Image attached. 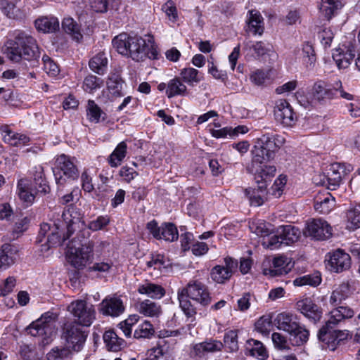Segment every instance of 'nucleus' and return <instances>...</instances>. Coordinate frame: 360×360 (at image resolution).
Wrapping results in <instances>:
<instances>
[{
	"label": "nucleus",
	"instance_id": "obj_1",
	"mask_svg": "<svg viewBox=\"0 0 360 360\" xmlns=\"http://www.w3.org/2000/svg\"><path fill=\"white\" fill-rule=\"evenodd\" d=\"M146 39L139 36H130L122 33L112 39V44L117 52L139 62L146 58L156 60L159 52L152 35H146Z\"/></svg>",
	"mask_w": 360,
	"mask_h": 360
},
{
	"label": "nucleus",
	"instance_id": "obj_2",
	"mask_svg": "<svg viewBox=\"0 0 360 360\" xmlns=\"http://www.w3.org/2000/svg\"><path fill=\"white\" fill-rule=\"evenodd\" d=\"M62 218L66 224V233H63V236L60 233V225L56 223H43L41 224L39 235L40 237H47V243L50 247L60 246L69 239L70 236L80 228V226H84V221H82V216L79 210L73 207L70 206L63 212Z\"/></svg>",
	"mask_w": 360,
	"mask_h": 360
},
{
	"label": "nucleus",
	"instance_id": "obj_3",
	"mask_svg": "<svg viewBox=\"0 0 360 360\" xmlns=\"http://www.w3.org/2000/svg\"><path fill=\"white\" fill-rule=\"evenodd\" d=\"M4 53L11 60L15 63L27 60L32 68L39 63L40 52L37 41L24 32H17L14 39L6 41Z\"/></svg>",
	"mask_w": 360,
	"mask_h": 360
},
{
	"label": "nucleus",
	"instance_id": "obj_4",
	"mask_svg": "<svg viewBox=\"0 0 360 360\" xmlns=\"http://www.w3.org/2000/svg\"><path fill=\"white\" fill-rule=\"evenodd\" d=\"M189 299L202 306H207L212 301L207 286L198 280L190 281L186 287L178 291L180 307L188 317H191L196 314V309Z\"/></svg>",
	"mask_w": 360,
	"mask_h": 360
},
{
	"label": "nucleus",
	"instance_id": "obj_5",
	"mask_svg": "<svg viewBox=\"0 0 360 360\" xmlns=\"http://www.w3.org/2000/svg\"><path fill=\"white\" fill-rule=\"evenodd\" d=\"M280 138L273 129L262 131V135L258 138L252 150L255 162H266L273 160L283 143V139Z\"/></svg>",
	"mask_w": 360,
	"mask_h": 360
},
{
	"label": "nucleus",
	"instance_id": "obj_6",
	"mask_svg": "<svg viewBox=\"0 0 360 360\" xmlns=\"http://www.w3.org/2000/svg\"><path fill=\"white\" fill-rule=\"evenodd\" d=\"M57 315L53 312H46L35 321H33L25 329V335L33 337L41 336L51 338L57 334L58 329L56 325Z\"/></svg>",
	"mask_w": 360,
	"mask_h": 360
},
{
	"label": "nucleus",
	"instance_id": "obj_7",
	"mask_svg": "<svg viewBox=\"0 0 360 360\" xmlns=\"http://www.w3.org/2000/svg\"><path fill=\"white\" fill-rule=\"evenodd\" d=\"M56 169L54 174L58 185H63L67 179H76L79 177V172L70 157L62 154L56 160Z\"/></svg>",
	"mask_w": 360,
	"mask_h": 360
},
{
	"label": "nucleus",
	"instance_id": "obj_8",
	"mask_svg": "<svg viewBox=\"0 0 360 360\" xmlns=\"http://www.w3.org/2000/svg\"><path fill=\"white\" fill-rule=\"evenodd\" d=\"M292 316V314L288 313H280L274 319V325L278 330L285 331L295 338H308L309 331L296 321H293Z\"/></svg>",
	"mask_w": 360,
	"mask_h": 360
},
{
	"label": "nucleus",
	"instance_id": "obj_9",
	"mask_svg": "<svg viewBox=\"0 0 360 360\" xmlns=\"http://www.w3.org/2000/svg\"><path fill=\"white\" fill-rule=\"evenodd\" d=\"M68 311L77 319V323L82 326H89L95 318V310L92 305L88 306L83 300L72 302L68 307Z\"/></svg>",
	"mask_w": 360,
	"mask_h": 360
},
{
	"label": "nucleus",
	"instance_id": "obj_10",
	"mask_svg": "<svg viewBox=\"0 0 360 360\" xmlns=\"http://www.w3.org/2000/svg\"><path fill=\"white\" fill-rule=\"evenodd\" d=\"M330 319L326 323L322 328H321L318 333V338H321L327 334L332 335V330L334 326L338 324L340 321L346 319H350L354 316V311L352 309L344 307V306H338L336 308L333 309L330 311ZM334 333H336V330H333Z\"/></svg>",
	"mask_w": 360,
	"mask_h": 360
},
{
	"label": "nucleus",
	"instance_id": "obj_11",
	"mask_svg": "<svg viewBox=\"0 0 360 360\" xmlns=\"http://www.w3.org/2000/svg\"><path fill=\"white\" fill-rule=\"evenodd\" d=\"M68 261L76 269H83L92 261L94 249L89 248L77 247L75 245H68Z\"/></svg>",
	"mask_w": 360,
	"mask_h": 360
},
{
	"label": "nucleus",
	"instance_id": "obj_12",
	"mask_svg": "<svg viewBox=\"0 0 360 360\" xmlns=\"http://www.w3.org/2000/svg\"><path fill=\"white\" fill-rule=\"evenodd\" d=\"M60 346L53 347L48 354V360H61L68 357L72 352H79L82 348L85 339H64Z\"/></svg>",
	"mask_w": 360,
	"mask_h": 360
},
{
	"label": "nucleus",
	"instance_id": "obj_13",
	"mask_svg": "<svg viewBox=\"0 0 360 360\" xmlns=\"http://www.w3.org/2000/svg\"><path fill=\"white\" fill-rule=\"evenodd\" d=\"M303 234L317 240H326L331 236V227L325 220L314 219L307 222Z\"/></svg>",
	"mask_w": 360,
	"mask_h": 360
},
{
	"label": "nucleus",
	"instance_id": "obj_14",
	"mask_svg": "<svg viewBox=\"0 0 360 360\" xmlns=\"http://www.w3.org/2000/svg\"><path fill=\"white\" fill-rule=\"evenodd\" d=\"M327 258L326 267L332 272L341 273L350 268L351 257L342 250L328 252Z\"/></svg>",
	"mask_w": 360,
	"mask_h": 360
},
{
	"label": "nucleus",
	"instance_id": "obj_15",
	"mask_svg": "<svg viewBox=\"0 0 360 360\" xmlns=\"http://www.w3.org/2000/svg\"><path fill=\"white\" fill-rule=\"evenodd\" d=\"M274 112L276 120L283 126L292 127L295 124L297 115L286 100L277 101Z\"/></svg>",
	"mask_w": 360,
	"mask_h": 360
},
{
	"label": "nucleus",
	"instance_id": "obj_16",
	"mask_svg": "<svg viewBox=\"0 0 360 360\" xmlns=\"http://www.w3.org/2000/svg\"><path fill=\"white\" fill-rule=\"evenodd\" d=\"M264 163L255 162L254 156H252L251 164L246 168L248 172L255 174L257 184L264 181L267 184L269 179L276 174V169L274 165H266Z\"/></svg>",
	"mask_w": 360,
	"mask_h": 360
},
{
	"label": "nucleus",
	"instance_id": "obj_17",
	"mask_svg": "<svg viewBox=\"0 0 360 360\" xmlns=\"http://www.w3.org/2000/svg\"><path fill=\"white\" fill-rule=\"evenodd\" d=\"M297 309L305 317L314 323L319 321L322 316V309L315 304L310 298L299 300L296 303Z\"/></svg>",
	"mask_w": 360,
	"mask_h": 360
},
{
	"label": "nucleus",
	"instance_id": "obj_18",
	"mask_svg": "<svg viewBox=\"0 0 360 360\" xmlns=\"http://www.w3.org/2000/svg\"><path fill=\"white\" fill-rule=\"evenodd\" d=\"M345 174V168L344 165L340 163H333L330 165L327 175H320V177H324L328 181V188L334 190L340 185L342 177Z\"/></svg>",
	"mask_w": 360,
	"mask_h": 360
},
{
	"label": "nucleus",
	"instance_id": "obj_19",
	"mask_svg": "<svg viewBox=\"0 0 360 360\" xmlns=\"http://www.w3.org/2000/svg\"><path fill=\"white\" fill-rule=\"evenodd\" d=\"M293 264L285 256H279L273 259V266L264 270V274H270L271 276H278L287 274L292 268Z\"/></svg>",
	"mask_w": 360,
	"mask_h": 360
},
{
	"label": "nucleus",
	"instance_id": "obj_20",
	"mask_svg": "<svg viewBox=\"0 0 360 360\" xmlns=\"http://www.w3.org/2000/svg\"><path fill=\"white\" fill-rule=\"evenodd\" d=\"M101 305V311L105 315L118 316L124 311L122 301L117 297H106Z\"/></svg>",
	"mask_w": 360,
	"mask_h": 360
},
{
	"label": "nucleus",
	"instance_id": "obj_21",
	"mask_svg": "<svg viewBox=\"0 0 360 360\" xmlns=\"http://www.w3.org/2000/svg\"><path fill=\"white\" fill-rule=\"evenodd\" d=\"M278 233L280 236V241L285 245L295 243L301 236L300 229L290 224L278 226Z\"/></svg>",
	"mask_w": 360,
	"mask_h": 360
},
{
	"label": "nucleus",
	"instance_id": "obj_22",
	"mask_svg": "<svg viewBox=\"0 0 360 360\" xmlns=\"http://www.w3.org/2000/svg\"><path fill=\"white\" fill-rule=\"evenodd\" d=\"M266 189V184L262 181L257 184V188L250 187L245 190V194L249 199L251 205L260 206L263 204Z\"/></svg>",
	"mask_w": 360,
	"mask_h": 360
},
{
	"label": "nucleus",
	"instance_id": "obj_23",
	"mask_svg": "<svg viewBox=\"0 0 360 360\" xmlns=\"http://www.w3.org/2000/svg\"><path fill=\"white\" fill-rule=\"evenodd\" d=\"M314 97L318 101L332 99L335 97L333 84L328 85L323 81L316 82L313 86Z\"/></svg>",
	"mask_w": 360,
	"mask_h": 360
},
{
	"label": "nucleus",
	"instance_id": "obj_24",
	"mask_svg": "<svg viewBox=\"0 0 360 360\" xmlns=\"http://www.w3.org/2000/svg\"><path fill=\"white\" fill-rule=\"evenodd\" d=\"M245 354L260 360H264L267 356V352L263 344L256 339H248L245 343Z\"/></svg>",
	"mask_w": 360,
	"mask_h": 360
},
{
	"label": "nucleus",
	"instance_id": "obj_25",
	"mask_svg": "<svg viewBox=\"0 0 360 360\" xmlns=\"http://www.w3.org/2000/svg\"><path fill=\"white\" fill-rule=\"evenodd\" d=\"M37 30L44 33H52L59 29V21L54 16H44L37 18L35 22Z\"/></svg>",
	"mask_w": 360,
	"mask_h": 360
},
{
	"label": "nucleus",
	"instance_id": "obj_26",
	"mask_svg": "<svg viewBox=\"0 0 360 360\" xmlns=\"http://www.w3.org/2000/svg\"><path fill=\"white\" fill-rule=\"evenodd\" d=\"M18 196L27 204H32L35 198V192L27 179H22L18 183Z\"/></svg>",
	"mask_w": 360,
	"mask_h": 360
},
{
	"label": "nucleus",
	"instance_id": "obj_27",
	"mask_svg": "<svg viewBox=\"0 0 360 360\" xmlns=\"http://www.w3.org/2000/svg\"><path fill=\"white\" fill-rule=\"evenodd\" d=\"M354 56V51L352 49L346 51L338 49L333 53V58L339 69L348 68Z\"/></svg>",
	"mask_w": 360,
	"mask_h": 360
},
{
	"label": "nucleus",
	"instance_id": "obj_28",
	"mask_svg": "<svg viewBox=\"0 0 360 360\" xmlns=\"http://www.w3.org/2000/svg\"><path fill=\"white\" fill-rule=\"evenodd\" d=\"M87 335L76 321H67L63 324L62 338H86Z\"/></svg>",
	"mask_w": 360,
	"mask_h": 360
},
{
	"label": "nucleus",
	"instance_id": "obj_29",
	"mask_svg": "<svg viewBox=\"0 0 360 360\" xmlns=\"http://www.w3.org/2000/svg\"><path fill=\"white\" fill-rule=\"evenodd\" d=\"M79 229L80 230L77 233V236L70 242L68 245H75L77 247L89 248V245H90V248L94 249V241L93 240L89 239L91 234L89 229H86L85 226H80V228Z\"/></svg>",
	"mask_w": 360,
	"mask_h": 360
},
{
	"label": "nucleus",
	"instance_id": "obj_30",
	"mask_svg": "<svg viewBox=\"0 0 360 360\" xmlns=\"http://www.w3.org/2000/svg\"><path fill=\"white\" fill-rule=\"evenodd\" d=\"M223 347V344L217 340L210 339V341H205L200 344H196L193 347L192 355L201 357L205 352H215L221 350Z\"/></svg>",
	"mask_w": 360,
	"mask_h": 360
},
{
	"label": "nucleus",
	"instance_id": "obj_31",
	"mask_svg": "<svg viewBox=\"0 0 360 360\" xmlns=\"http://www.w3.org/2000/svg\"><path fill=\"white\" fill-rule=\"evenodd\" d=\"M250 18L248 22V30L254 34L262 35L264 32L263 18L257 11H249Z\"/></svg>",
	"mask_w": 360,
	"mask_h": 360
},
{
	"label": "nucleus",
	"instance_id": "obj_32",
	"mask_svg": "<svg viewBox=\"0 0 360 360\" xmlns=\"http://www.w3.org/2000/svg\"><path fill=\"white\" fill-rule=\"evenodd\" d=\"M0 256L6 265L9 267L18 257V250L13 245L5 243L0 249Z\"/></svg>",
	"mask_w": 360,
	"mask_h": 360
},
{
	"label": "nucleus",
	"instance_id": "obj_33",
	"mask_svg": "<svg viewBox=\"0 0 360 360\" xmlns=\"http://www.w3.org/2000/svg\"><path fill=\"white\" fill-rule=\"evenodd\" d=\"M2 131L5 133L3 137L4 142L13 146H18L21 144L25 145L30 141V138L25 134L14 133L8 129L7 127L2 128Z\"/></svg>",
	"mask_w": 360,
	"mask_h": 360
},
{
	"label": "nucleus",
	"instance_id": "obj_34",
	"mask_svg": "<svg viewBox=\"0 0 360 360\" xmlns=\"http://www.w3.org/2000/svg\"><path fill=\"white\" fill-rule=\"evenodd\" d=\"M62 27L63 30L70 34L72 39L77 41H80L83 38L81 33L80 26L72 18H66L62 22Z\"/></svg>",
	"mask_w": 360,
	"mask_h": 360
},
{
	"label": "nucleus",
	"instance_id": "obj_35",
	"mask_svg": "<svg viewBox=\"0 0 360 360\" xmlns=\"http://www.w3.org/2000/svg\"><path fill=\"white\" fill-rule=\"evenodd\" d=\"M90 69L98 75H103L108 65V58L105 53L100 52L94 56L89 63Z\"/></svg>",
	"mask_w": 360,
	"mask_h": 360
},
{
	"label": "nucleus",
	"instance_id": "obj_36",
	"mask_svg": "<svg viewBox=\"0 0 360 360\" xmlns=\"http://www.w3.org/2000/svg\"><path fill=\"white\" fill-rule=\"evenodd\" d=\"M0 8L9 18L20 19L24 16L23 12L15 4L8 0L0 1Z\"/></svg>",
	"mask_w": 360,
	"mask_h": 360
},
{
	"label": "nucleus",
	"instance_id": "obj_37",
	"mask_svg": "<svg viewBox=\"0 0 360 360\" xmlns=\"http://www.w3.org/2000/svg\"><path fill=\"white\" fill-rule=\"evenodd\" d=\"M272 317L270 314L262 316L255 323V330L262 336H268L273 327Z\"/></svg>",
	"mask_w": 360,
	"mask_h": 360
},
{
	"label": "nucleus",
	"instance_id": "obj_38",
	"mask_svg": "<svg viewBox=\"0 0 360 360\" xmlns=\"http://www.w3.org/2000/svg\"><path fill=\"white\" fill-rule=\"evenodd\" d=\"M139 312L146 316H159L162 312L160 305L149 300H146L139 304Z\"/></svg>",
	"mask_w": 360,
	"mask_h": 360
},
{
	"label": "nucleus",
	"instance_id": "obj_39",
	"mask_svg": "<svg viewBox=\"0 0 360 360\" xmlns=\"http://www.w3.org/2000/svg\"><path fill=\"white\" fill-rule=\"evenodd\" d=\"M334 202L335 198L329 193H327V196L323 198L321 196L316 197L314 206L316 211L323 214H327L334 206Z\"/></svg>",
	"mask_w": 360,
	"mask_h": 360
},
{
	"label": "nucleus",
	"instance_id": "obj_40",
	"mask_svg": "<svg viewBox=\"0 0 360 360\" xmlns=\"http://www.w3.org/2000/svg\"><path fill=\"white\" fill-rule=\"evenodd\" d=\"M139 292L141 294H146L153 299H160L165 294V290L161 285L154 283H146L141 285Z\"/></svg>",
	"mask_w": 360,
	"mask_h": 360
},
{
	"label": "nucleus",
	"instance_id": "obj_41",
	"mask_svg": "<svg viewBox=\"0 0 360 360\" xmlns=\"http://www.w3.org/2000/svg\"><path fill=\"white\" fill-rule=\"evenodd\" d=\"M341 8L342 3L339 0H322L320 10L324 16L330 20Z\"/></svg>",
	"mask_w": 360,
	"mask_h": 360
},
{
	"label": "nucleus",
	"instance_id": "obj_42",
	"mask_svg": "<svg viewBox=\"0 0 360 360\" xmlns=\"http://www.w3.org/2000/svg\"><path fill=\"white\" fill-rule=\"evenodd\" d=\"M123 84L124 82L120 76L116 74H112L109 76L107 82V86L109 91L113 96L117 97H120L124 95L122 93Z\"/></svg>",
	"mask_w": 360,
	"mask_h": 360
},
{
	"label": "nucleus",
	"instance_id": "obj_43",
	"mask_svg": "<svg viewBox=\"0 0 360 360\" xmlns=\"http://www.w3.org/2000/svg\"><path fill=\"white\" fill-rule=\"evenodd\" d=\"M186 89V85L181 82L180 78L175 77L169 82L166 94L168 98H172L177 95H184Z\"/></svg>",
	"mask_w": 360,
	"mask_h": 360
},
{
	"label": "nucleus",
	"instance_id": "obj_44",
	"mask_svg": "<svg viewBox=\"0 0 360 360\" xmlns=\"http://www.w3.org/2000/svg\"><path fill=\"white\" fill-rule=\"evenodd\" d=\"M127 153V144L122 141L120 143L109 157V163L112 167H117L124 158Z\"/></svg>",
	"mask_w": 360,
	"mask_h": 360
},
{
	"label": "nucleus",
	"instance_id": "obj_45",
	"mask_svg": "<svg viewBox=\"0 0 360 360\" xmlns=\"http://www.w3.org/2000/svg\"><path fill=\"white\" fill-rule=\"evenodd\" d=\"M302 55L303 61L307 68L313 69L316 64V57L313 46L309 42H306L303 44Z\"/></svg>",
	"mask_w": 360,
	"mask_h": 360
},
{
	"label": "nucleus",
	"instance_id": "obj_46",
	"mask_svg": "<svg viewBox=\"0 0 360 360\" xmlns=\"http://www.w3.org/2000/svg\"><path fill=\"white\" fill-rule=\"evenodd\" d=\"M211 278L218 283H223L229 280L231 276V271L224 269L223 266H216L211 271Z\"/></svg>",
	"mask_w": 360,
	"mask_h": 360
},
{
	"label": "nucleus",
	"instance_id": "obj_47",
	"mask_svg": "<svg viewBox=\"0 0 360 360\" xmlns=\"http://www.w3.org/2000/svg\"><path fill=\"white\" fill-rule=\"evenodd\" d=\"M103 85V80L95 75H87L83 82L84 91L92 93L94 90L100 89Z\"/></svg>",
	"mask_w": 360,
	"mask_h": 360
},
{
	"label": "nucleus",
	"instance_id": "obj_48",
	"mask_svg": "<svg viewBox=\"0 0 360 360\" xmlns=\"http://www.w3.org/2000/svg\"><path fill=\"white\" fill-rule=\"evenodd\" d=\"M178 231L174 224L168 223L162 225L160 239L174 241L178 238Z\"/></svg>",
	"mask_w": 360,
	"mask_h": 360
},
{
	"label": "nucleus",
	"instance_id": "obj_49",
	"mask_svg": "<svg viewBox=\"0 0 360 360\" xmlns=\"http://www.w3.org/2000/svg\"><path fill=\"white\" fill-rule=\"evenodd\" d=\"M198 70L192 68H184L181 70L180 75L184 82L188 85L193 86L195 83H198L200 78L198 77Z\"/></svg>",
	"mask_w": 360,
	"mask_h": 360
},
{
	"label": "nucleus",
	"instance_id": "obj_50",
	"mask_svg": "<svg viewBox=\"0 0 360 360\" xmlns=\"http://www.w3.org/2000/svg\"><path fill=\"white\" fill-rule=\"evenodd\" d=\"M271 227V224L264 221L253 223L250 226L252 232L255 233L257 236L262 237L263 239L269 236L272 233V229Z\"/></svg>",
	"mask_w": 360,
	"mask_h": 360
},
{
	"label": "nucleus",
	"instance_id": "obj_51",
	"mask_svg": "<svg viewBox=\"0 0 360 360\" xmlns=\"http://www.w3.org/2000/svg\"><path fill=\"white\" fill-rule=\"evenodd\" d=\"M306 339H272L275 347L280 350L290 349V345H300L306 342Z\"/></svg>",
	"mask_w": 360,
	"mask_h": 360
},
{
	"label": "nucleus",
	"instance_id": "obj_52",
	"mask_svg": "<svg viewBox=\"0 0 360 360\" xmlns=\"http://www.w3.org/2000/svg\"><path fill=\"white\" fill-rule=\"evenodd\" d=\"M346 290L347 288L345 286H340L337 289L334 290L330 297V304L338 307L342 302V301L345 300L348 297Z\"/></svg>",
	"mask_w": 360,
	"mask_h": 360
},
{
	"label": "nucleus",
	"instance_id": "obj_53",
	"mask_svg": "<svg viewBox=\"0 0 360 360\" xmlns=\"http://www.w3.org/2000/svg\"><path fill=\"white\" fill-rule=\"evenodd\" d=\"M86 112L89 120L95 123L99 122L101 115L104 114V112L93 100L88 101Z\"/></svg>",
	"mask_w": 360,
	"mask_h": 360
},
{
	"label": "nucleus",
	"instance_id": "obj_54",
	"mask_svg": "<svg viewBox=\"0 0 360 360\" xmlns=\"http://www.w3.org/2000/svg\"><path fill=\"white\" fill-rule=\"evenodd\" d=\"M349 229H356L360 227V206L350 209L347 214Z\"/></svg>",
	"mask_w": 360,
	"mask_h": 360
},
{
	"label": "nucleus",
	"instance_id": "obj_55",
	"mask_svg": "<svg viewBox=\"0 0 360 360\" xmlns=\"http://www.w3.org/2000/svg\"><path fill=\"white\" fill-rule=\"evenodd\" d=\"M139 320V316L136 314L130 315L128 319L122 321L120 324V328L122 330L124 335L127 337L130 336L132 331V326Z\"/></svg>",
	"mask_w": 360,
	"mask_h": 360
},
{
	"label": "nucleus",
	"instance_id": "obj_56",
	"mask_svg": "<svg viewBox=\"0 0 360 360\" xmlns=\"http://www.w3.org/2000/svg\"><path fill=\"white\" fill-rule=\"evenodd\" d=\"M321 279L319 276L306 275L302 277L297 278L296 279L294 280L293 283L296 286H302L305 285L316 286L321 283Z\"/></svg>",
	"mask_w": 360,
	"mask_h": 360
},
{
	"label": "nucleus",
	"instance_id": "obj_57",
	"mask_svg": "<svg viewBox=\"0 0 360 360\" xmlns=\"http://www.w3.org/2000/svg\"><path fill=\"white\" fill-rule=\"evenodd\" d=\"M155 330L148 321H145L142 323L138 330L134 332V338H148L150 335H153Z\"/></svg>",
	"mask_w": 360,
	"mask_h": 360
},
{
	"label": "nucleus",
	"instance_id": "obj_58",
	"mask_svg": "<svg viewBox=\"0 0 360 360\" xmlns=\"http://www.w3.org/2000/svg\"><path fill=\"white\" fill-rule=\"evenodd\" d=\"M42 62L45 72L51 76H56L59 72L58 65L54 63L50 57L46 55L43 56Z\"/></svg>",
	"mask_w": 360,
	"mask_h": 360
},
{
	"label": "nucleus",
	"instance_id": "obj_59",
	"mask_svg": "<svg viewBox=\"0 0 360 360\" xmlns=\"http://www.w3.org/2000/svg\"><path fill=\"white\" fill-rule=\"evenodd\" d=\"M266 238L263 239L262 245L266 248L274 250L281 247L283 243L280 241V236H278V229L275 233L271 236L266 237Z\"/></svg>",
	"mask_w": 360,
	"mask_h": 360
},
{
	"label": "nucleus",
	"instance_id": "obj_60",
	"mask_svg": "<svg viewBox=\"0 0 360 360\" xmlns=\"http://www.w3.org/2000/svg\"><path fill=\"white\" fill-rule=\"evenodd\" d=\"M104 340L107 349L110 352H119L127 345L124 339H104Z\"/></svg>",
	"mask_w": 360,
	"mask_h": 360
},
{
	"label": "nucleus",
	"instance_id": "obj_61",
	"mask_svg": "<svg viewBox=\"0 0 360 360\" xmlns=\"http://www.w3.org/2000/svg\"><path fill=\"white\" fill-rule=\"evenodd\" d=\"M110 222L108 217L100 216L96 219L91 221L88 224V229L96 231L103 229Z\"/></svg>",
	"mask_w": 360,
	"mask_h": 360
},
{
	"label": "nucleus",
	"instance_id": "obj_62",
	"mask_svg": "<svg viewBox=\"0 0 360 360\" xmlns=\"http://www.w3.org/2000/svg\"><path fill=\"white\" fill-rule=\"evenodd\" d=\"M252 49L257 56H263L271 51L272 46L269 44H264L263 41H257L252 45Z\"/></svg>",
	"mask_w": 360,
	"mask_h": 360
},
{
	"label": "nucleus",
	"instance_id": "obj_63",
	"mask_svg": "<svg viewBox=\"0 0 360 360\" xmlns=\"http://www.w3.org/2000/svg\"><path fill=\"white\" fill-rule=\"evenodd\" d=\"M344 339H319V343L320 347L323 349H329L330 351H334L340 342Z\"/></svg>",
	"mask_w": 360,
	"mask_h": 360
},
{
	"label": "nucleus",
	"instance_id": "obj_64",
	"mask_svg": "<svg viewBox=\"0 0 360 360\" xmlns=\"http://www.w3.org/2000/svg\"><path fill=\"white\" fill-rule=\"evenodd\" d=\"M15 285V279L14 277L7 278L2 285H0V295L6 296L10 293Z\"/></svg>",
	"mask_w": 360,
	"mask_h": 360
}]
</instances>
